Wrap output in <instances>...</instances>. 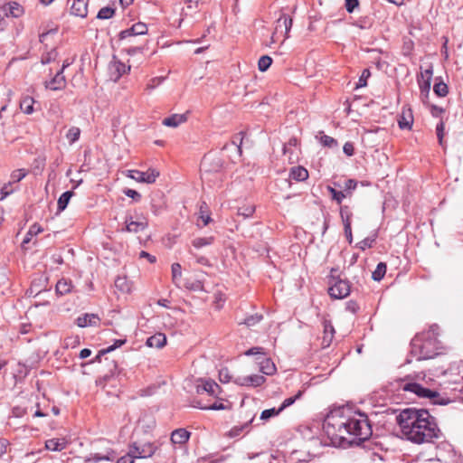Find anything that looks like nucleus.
I'll list each match as a JSON object with an SVG mask.
<instances>
[{
	"mask_svg": "<svg viewBox=\"0 0 463 463\" xmlns=\"http://www.w3.org/2000/svg\"><path fill=\"white\" fill-rule=\"evenodd\" d=\"M146 346L160 349L166 345V336L163 333H156L146 339Z\"/></svg>",
	"mask_w": 463,
	"mask_h": 463,
	"instance_id": "19",
	"label": "nucleus"
},
{
	"mask_svg": "<svg viewBox=\"0 0 463 463\" xmlns=\"http://www.w3.org/2000/svg\"><path fill=\"white\" fill-rule=\"evenodd\" d=\"M272 59L268 55H263L258 61V68L260 71H266L271 65Z\"/></svg>",
	"mask_w": 463,
	"mask_h": 463,
	"instance_id": "38",
	"label": "nucleus"
},
{
	"mask_svg": "<svg viewBox=\"0 0 463 463\" xmlns=\"http://www.w3.org/2000/svg\"><path fill=\"white\" fill-rule=\"evenodd\" d=\"M328 293L331 298L335 299H342L349 296L351 287L349 281L342 279H333L330 282Z\"/></svg>",
	"mask_w": 463,
	"mask_h": 463,
	"instance_id": "6",
	"label": "nucleus"
},
{
	"mask_svg": "<svg viewBox=\"0 0 463 463\" xmlns=\"http://www.w3.org/2000/svg\"><path fill=\"white\" fill-rule=\"evenodd\" d=\"M110 80L117 81L119 78L130 71V66L118 60H113L109 65Z\"/></svg>",
	"mask_w": 463,
	"mask_h": 463,
	"instance_id": "10",
	"label": "nucleus"
},
{
	"mask_svg": "<svg viewBox=\"0 0 463 463\" xmlns=\"http://www.w3.org/2000/svg\"><path fill=\"white\" fill-rule=\"evenodd\" d=\"M247 426H248V423H246L245 425H242V426H235V427H233L229 431V436L232 437V438L239 436L242 432L244 428H246Z\"/></svg>",
	"mask_w": 463,
	"mask_h": 463,
	"instance_id": "54",
	"label": "nucleus"
},
{
	"mask_svg": "<svg viewBox=\"0 0 463 463\" xmlns=\"http://www.w3.org/2000/svg\"><path fill=\"white\" fill-rule=\"evenodd\" d=\"M125 194L128 197L132 198L135 201H138L141 198L140 194L138 192H137L136 190H133V189H127L125 191Z\"/></svg>",
	"mask_w": 463,
	"mask_h": 463,
	"instance_id": "58",
	"label": "nucleus"
},
{
	"mask_svg": "<svg viewBox=\"0 0 463 463\" xmlns=\"http://www.w3.org/2000/svg\"><path fill=\"white\" fill-rule=\"evenodd\" d=\"M386 264L383 262H380L372 274V278L375 281H380L386 273Z\"/></svg>",
	"mask_w": 463,
	"mask_h": 463,
	"instance_id": "34",
	"label": "nucleus"
},
{
	"mask_svg": "<svg viewBox=\"0 0 463 463\" xmlns=\"http://www.w3.org/2000/svg\"><path fill=\"white\" fill-rule=\"evenodd\" d=\"M371 76V72L369 69H364L359 78V80L356 84V89L363 88L367 85V80Z\"/></svg>",
	"mask_w": 463,
	"mask_h": 463,
	"instance_id": "46",
	"label": "nucleus"
},
{
	"mask_svg": "<svg viewBox=\"0 0 463 463\" xmlns=\"http://www.w3.org/2000/svg\"><path fill=\"white\" fill-rule=\"evenodd\" d=\"M444 128L445 126L442 121H440L436 127V133L440 146H443Z\"/></svg>",
	"mask_w": 463,
	"mask_h": 463,
	"instance_id": "52",
	"label": "nucleus"
},
{
	"mask_svg": "<svg viewBox=\"0 0 463 463\" xmlns=\"http://www.w3.org/2000/svg\"><path fill=\"white\" fill-rule=\"evenodd\" d=\"M219 391V385L213 381H204L196 386L197 394L208 393L211 396H215Z\"/></svg>",
	"mask_w": 463,
	"mask_h": 463,
	"instance_id": "16",
	"label": "nucleus"
},
{
	"mask_svg": "<svg viewBox=\"0 0 463 463\" xmlns=\"http://www.w3.org/2000/svg\"><path fill=\"white\" fill-rule=\"evenodd\" d=\"M419 81V86H420V91H421V94H425L426 97L429 95L430 93V81L431 80H418Z\"/></svg>",
	"mask_w": 463,
	"mask_h": 463,
	"instance_id": "49",
	"label": "nucleus"
},
{
	"mask_svg": "<svg viewBox=\"0 0 463 463\" xmlns=\"http://www.w3.org/2000/svg\"><path fill=\"white\" fill-rule=\"evenodd\" d=\"M128 177L139 183L153 184L159 176V171L156 169H148L146 172L138 170H129Z\"/></svg>",
	"mask_w": 463,
	"mask_h": 463,
	"instance_id": "7",
	"label": "nucleus"
},
{
	"mask_svg": "<svg viewBox=\"0 0 463 463\" xmlns=\"http://www.w3.org/2000/svg\"><path fill=\"white\" fill-rule=\"evenodd\" d=\"M80 129L78 127H71L68 130L66 137L69 140L70 144H73L80 138Z\"/></svg>",
	"mask_w": 463,
	"mask_h": 463,
	"instance_id": "35",
	"label": "nucleus"
},
{
	"mask_svg": "<svg viewBox=\"0 0 463 463\" xmlns=\"http://www.w3.org/2000/svg\"><path fill=\"white\" fill-rule=\"evenodd\" d=\"M352 215H353V213H352L349 206H347V205L341 206L340 216H341L344 227L345 225H349V226L352 225V223H351Z\"/></svg>",
	"mask_w": 463,
	"mask_h": 463,
	"instance_id": "32",
	"label": "nucleus"
},
{
	"mask_svg": "<svg viewBox=\"0 0 463 463\" xmlns=\"http://www.w3.org/2000/svg\"><path fill=\"white\" fill-rule=\"evenodd\" d=\"M254 208L252 206H248L246 208H240L238 210L239 215H242L243 217H250L253 214Z\"/></svg>",
	"mask_w": 463,
	"mask_h": 463,
	"instance_id": "56",
	"label": "nucleus"
},
{
	"mask_svg": "<svg viewBox=\"0 0 463 463\" xmlns=\"http://www.w3.org/2000/svg\"><path fill=\"white\" fill-rule=\"evenodd\" d=\"M358 5V0H345V8L348 13H352Z\"/></svg>",
	"mask_w": 463,
	"mask_h": 463,
	"instance_id": "57",
	"label": "nucleus"
},
{
	"mask_svg": "<svg viewBox=\"0 0 463 463\" xmlns=\"http://www.w3.org/2000/svg\"><path fill=\"white\" fill-rule=\"evenodd\" d=\"M433 91L439 97H445L448 94V86L443 81L436 82L433 87Z\"/></svg>",
	"mask_w": 463,
	"mask_h": 463,
	"instance_id": "39",
	"label": "nucleus"
},
{
	"mask_svg": "<svg viewBox=\"0 0 463 463\" xmlns=\"http://www.w3.org/2000/svg\"><path fill=\"white\" fill-rule=\"evenodd\" d=\"M100 318L96 314H84L78 317L76 324L80 327L97 326L99 324Z\"/></svg>",
	"mask_w": 463,
	"mask_h": 463,
	"instance_id": "15",
	"label": "nucleus"
},
{
	"mask_svg": "<svg viewBox=\"0 0 463 463\" xmlns=\"http://www.w3.org/2000/svg\"><path fill=\"white\" fill-rule=\"evenodd\" d=\"M346 309L354 314L359 309V306L355 301L351 300L346 303Z\"/></svg>",
	"mask_w": 463,
	"mask_h": 463,
	"instance_id": "60",
	"label": "nucleus"
},
{
	"mask_svg": "<svg viewBox=\"0 0 463 463\" xmlns=\"http://www.w3.org/2000/svg\"><path fill=\"white\" fill-rule=\"evenodd\" d=\"M74 195L73 191H67L63 193L58 199L57 206L58 211L62 212L66 209L71 198Z\"/></svg>",
	"mask_w": 463,
	"mask_h": 463,
	"instance_id": "30",
	"label": "nucleus"
},
{
	"mask_svg": "<svg viewBox=\"0 0 463 463\" xmlns=\"http://www.w3.org/2000/svg\"><path fill=\"white\" fill-rule=\"evenodd\" d=\"M334 184L337 187H342L341 184H339L338 183L335 182ZM357 186V182L354 179H347L345 182V184L343 186L344 188V192L345 194L347 193H350V195L352 194V191H354Z\"/></svg>",
	"mask_w": 463,
	"mask_h": 463,
	"instance_id": "36",
	"label": "nucleus"
},
{
	"mask_svg": "<svg viewBox=\"0 0 463 463\" xmlns=\"http://www.w3.org/2000/svg\"><path fill=\"white\" fill-rule=\"evenodd\" d=\"M327 190L330 193L332 199L339 204L342 203L344 198L350 196V193L345 194L344 191H337L332 186H327Z\"/></svg>",
	"mask_w": 463,
	"mask_h": 463,
	"instance_id": "33",
	"label": "nucleus"
},
{
	"mask_svg": "<svg viewBox=\"0 0 463 463\" xmlns=\"http://www.w3.org/2000/svg\"><path fill=\"white\" fill-rule=\"evenodd\" d=\"M262 317L260 315H253L250 316L249 317L245 318L243 324L247 326H252L256 324H258L261 320Z\"/></svg>",
	"mask_w": 463,
	"mask_h": 463,
	"instance_id": "51",
	"label": "nucleus"
},
{
	"mask_svg": "<svg viewBox=\"0 0 463 463\" xmlns=\"http://www.w3.org/2000/svg\"><path fill=\"white\" fill-rule=\"evenodd\" d=\"M280 412L281 411H280L279 408H278V409L271 408V409L264 410L260 414V420L266 421L272 417L278 416Z\"/></svg>",
	"mask_w": 463,
	"mask_h": 463,
	"instance_id": "40",
	"label": "nucleus"
},
{
	"mask_svg": "<svg viewBox=\"0 0 463 463\" xmlns=\"http://www.w3.org/2000/svg\"><path fill=\"white\" fill-rule=\"evenodd\" d=\"M323 327H324V332H323L322 344L324 346H329L334 338L335 329H334V326L331 324V322L327 321V320H325L323 322Z\"/></svg>",
	"mask_w": 463,
	"mask_h": 463,
	"instance_id": "21",
	"label": "nucleus"
},
{
	"mask_svg": "<svg viewBox=\"0 0 463 463\" xmlns=\"http://www.w3.org/2000/svg\"><path fill=\"white\" fill-rule=\"evenodd\" d=\"M266 379L262 375L252 374L249 376H239L234 379V383L240 386L258 387L265 383Z\"/></svg>",
	"mask_w": 463,
	"mask_h": 463,
	"instance_id": "11",
	"label": "nucleus"
},
{
	"mask_svg": "<svg viewBox=\"0 0 463 463\" xmlns=\"http://www.w3.org/2000/svg\"><path fill=\"white\" fill-rule=\"evenodd\" d=\"M301 394L302 392L299 391L294 397L285 399L281 405L279 407L280 411H283L287 407L292 405L301 396Z\"/></svg>",
	"mask_w": 463,
	"mask_h": 463,
	"instance_id": "47",
	"label": "nucleus"
},
{
	"mask_svg": "<svg viewBox=\"0 0 463 463\" xmlns=\"http://www.w3.org/2000/svg\"><path fill=\"white\" fill-rule=\"evenodd\" d=\"M114 13H115V10L111 7H109V6L102 7L99 11V13L97 14V18L98 19H109L113 16Z\"/></svg>",
	"mask_w": 463,
	"mask_h": 463,
	"instance_id": "42",
	"label": "nucleus"
},
{
	"mask_svg": "<svg viewBox=\"0 0 463 463\" xmlns=\"http://www.w3.org/2000/svg\"><path fill=\"white\" fill-rule=\"evenodd\" d=\"M238 139H239V143H238L237 140H232L231 142V144L225 145L223 148L224 149H228L231 146H232V147H234L237 150L238 154L241 156V142H242V137H240Z\"/></svg>",
	"mask_w": 463,
	"mask_h": 463,
	"instance_id": "53",
	"label": "nucleus"
},
{
	"mask_svg": "<svg viewBox=\"0 0 463 463\" xmlns=\"http://www.w3.org/2000/svg\"><path fill=\"white\" fill-rule=\"evenodd\" d=\"M67 447L65 439H50L45 441V449L51 451H61Z\"/></svg>",
	"mask_w": 463,
	"mask_h": 463,
	"instance_id": "23",
	"label": "nucleus"
},
{
	"mask_svg": "<svg viewBox=\"0 0 463 463\" xmlns=\"http://www.w3.org/2000/svg\"><path fill=\"white\" fill-rule=\"evenodd\" d=\"M192 406L194 408H198L201 410H213V411H220L224 410L225 406L221 402H215L212 404H203L200 401L194 400Z\"/></svg>",
	"mask_w": 463,
	"mask_h": 463,
	"instance_id": "25",
	"label": "nucleus"
},
{
	"mask_svg": "<svg viewBox=\"0 0 463 463\" xmlns=\"http://www.w3.org/2000/svg\"><path fill=\"white\" fill-rule=\"evenodd\" d=\"M9 14L14 16V17H19L22 14H23V8L22 6L15 3V2H12V3H9Z\"/></svg>",
	"mask_w": 463,
	"mask_h": 463,
	"instance_id": "43",
	"label": "nucleus"
},
{
	"mask_svg": "<svg viewBox=\"0 0 463 463\" xmlns=\"http://www.w3.org/2000/svg\"><path fill=\"white\" fill-rule=\"evenodd\" d=\"M413 124V114L411 108L403 107L398 116V126L401 129H411Z\"/></svg>",
	"mask_w": 463,
	"mask_h": 463,
	"instance_id": "14",
	"label": "nucleus"
},
{
	"mask_svg": "<svg viewBox=\"0 0 463 463\" xmlns=\"http://www.w3.org/2000/svg\"><path fill=\"white\" fill-rule=\"evenodd\" d=\"M190 438V432L184 429H177L172 432L171 441L174 444H184Z\"/></svg>",
	"mask_w": 463,
	"mask_h": 463,
	"instance_id": "22",
	"label": "nucleus"
},
{
	"mask_svg": "<svg viewBox=\"0 0 463 463\" xmlns=\"http://www.w3.org/2000/svg\"><path fill=\"white\" fill-rule=\"evenodd\" d=\"M69 62L63 63L61 69L55 74V76L49 81L46 82V88L52 90H62L66 86V80L63 75L64 69L69 66Z\"/></svg>",
	"mask_w": 463,
	"mask_h": 463,
	"instance_id": "12",
	"label": "nucleus"
},
{
	"mask_svg": "<svg viewBox=\"0 0 463 463\" xmlns=\"http://www.w3.org/2000/svg\"><path fill=\"white\" fill-rule=\"evenodd\" d=\"M260 370L262 373L266 375H272L276 373V366L274 363L269 358H264L260 361Z\"/></svg>",
	"mask_w": 463,
	"mask_h": 463,
	"instance_id": "24",
	"label": "nucleus"
},
{
	"mask_svg": "<svg viewBox=\"0 0 463 463\" xmlns=\"http://www.w3.org/2000/svg\"><path fill=\"white\" fill-rule=\"evenodd\" d=\"M165 78L164 77H155L148 80L146 86V90L152 91L155 90L157 86H159L163 81Z\"/></svg>",
	"mask_w": 463,
	"mask_h": 463,
	"instance_id": "44",
	"label": "nucleus"
},
{
	"mask_svg": "<svg viewBox=\"0 0 463 463\" xmlns=\"http://www.w3.org/2000/svg\"><path fill=\"white\" fill-rule=\"evenodd\" d=\"M189 253L196 259V262L198 264H201L203 266H210V261L206 257L198 256V255L194 254L192 250H189Z\"/></svg>",
	"mask_w": 463,
	"mask_h": 463,
	"instance_id": "55",
	"label": "nucleus"
},
{
	"mask_svg": "<svg viewBox=\"0 0 463 463\" xmlns=\"http://www.w3.org/2000/svg\"><path fill=\"white\" fill-rule=\"evenodd\" d=\"M401 388L404 392L415 393L420 398H426L432 401L435 404H446L447 402L441 398L438 392L425 388L417 383L405 382L402 383Z\"/></svg>",
	"mask_w": 463,
	"mask_h": 463,
	"instance_id": "3",
	"label": "nucleus"
},
{
	"mask_svg": "<svg viewBox=\"0 0 463 463\" xmlns=\"http://www.w3.org/2000/svg\"><path fill=\"white\" fill-rule=\"evenodd\" d=\"M28 175V171L21 168L14 170L10 175V180L5 183L0 190V201L5 200L7 196L19 189L18 183Z\"/></svg>",
	"mask_w": 463,
	"mask_h": 463,
	"instance_id": "4",
	"label": "nucleus"
},
{
	"mask_svg": "<svg viewBox=\"0 0 463 463\" xmlns=\"http://www.w3.org/2000/svg\"><path fill=\"white\" fill-rule=\"evenodd\" d=\"M126 340H117L115 345L109 346L106 349H102L99 352V354L96 356V360L99 361L101 355L108 354L113 350H115L117 347L121 346L123 344H125Z\"/></svg>",
	"mask_w": 463,
	"mask_h": 463,
	"instance_id": "45",
	"label": "nucleus"
},
{
	"mask_svg": "<svg viewBox=\"0 0 463 463\" xmlns=\"http://www.w3.org/2000/svg\"><path fill=\"white\" fill-rule=\"evenodd\" d=\"M125 223L126 227L122 231L133 233H137L139 232L144 231L145 229H146L148 225L146 218H139L134 221L132 217H127Z\"/></svg>",
	"mask_w": 463,
	"mask_h": 463,
	"instance_id": "13",
	"label": "nucleus"
},
{
	"mask_svg": "<svg viewBox=\"0 0 463 463\" xmlns=\"http://www.w3.org/2000/svg\"><path fill=\"white\" fill-rule=\"evenodd\" d=\"M343 150L345 155L351 156L354 155V148L352 143L347 142L344 145Z\"/></svg>",
	"mask_w": 463,
	"mask_h": 463,
	"instance_id": "61",
	"label": "nucleus"
},
{
	"mask_svg": "<svg viewBox=\"0 0 463 463\" xmlns=\"http://www.w3.org/2000/svg\"><path fill=\"white\" fill-rule=\"evenodd\" d=\"M34 99L32 97H24L20 101V109L25 114H32L33 112Z\"/></svg>",
	"mask_w": 463,
	"mask_h": 463,
	"instance_id": "29",
	"label": "nucleus"
},
{
	"mask_svg": "<svg viewBox=\"0 0 463 463\" xmlns=\"http://www.w3.org/2000/svg\"><path fill=\"white\" fill-rule=\"evenodd\" d=\"M432 73H433L432 68L426 69L424 71L420 72V78H421L420 80H431Z\"/></svg>",
	"mask_w": 463,
	"mask_h": 463,
	"instance_id": "62",
	"label": "nucleus"
},
{
	"mask_svg": "<svg viewBox=\"0 0 463 463\" xmlns=\"http://www.w3.org/2000/svg\"><path fill=\"white\" fill-rule=\"evenodd\" d=\"M219 377L222 383H228L231 380V376L227 369H222L219 373Z\"/></svg>",
	"mask_w": 463,
	"mask_h": 463,
	"instance_id": "59",
	"label": "nucleus"
},
{
	"mask_svg": "<svg viewBox=\"0 0 463 463\" xmlns=\"http://www.w3.org/2000/svg\"><path fill=\"white\" fill-rule=\"evenodd\" d=\"M200 219L203 221V226H206L212 221L205 203H203L200 206Z\"/></svg>",
	"mask_w": 463,
	"mask_h": 463,
	"instance_id": "41",
	"label": "nucleus"
},
{
	"mask_svg": "<svg viewBox=\"0 0 463 463\" xmlns=\"http://www.w3.org/2000/svg\"><path fill=\"white\" fill-rule=\"evenodd\" d=\"M396 420L402 436L412 443H430L439 438L440 430L427 410L406 408L397 415Z\"/></svg>",
	"mask_w": 463,
	"mask_h": 463,
	"instance_id": "2",
	"label": "nucleus"
},
{
	"mask_svg": "<svg viewBox=\"0 0 463 463\" xmlns=\"http://www.w3.org/2000/svg\"><path fill=\"white\" fill-rule=\"evenodd\" d=\"M320 142L323 144V146H328V147H333V146H336V144H337V142L335 138H333L332 137H329L327 135L321 136Z\"/></svg>",
	"mask_w": 463,
	"mask_h": 463,
	"instance_id": "50",
	"label": "nucleus"
},
{
	"mask_svg": "<svg viewBox=\"0 0 463 463\" xmlns=\"http://www.w3.org/2000/svg\"><path fill=\"white\" fill-rule=\"evenodd\" d=\"M214 237L213 236H208V237H197L194 238L192 241V245L195 249H201L203 247H206L209 245H212L214 242Z\"/></svg>",
	"mask_w": 463,
	"mask_h": 463,
	"instance_id": "28",
	"label": "nucleus"
},
{
	"mask_svg": "<svg viewBox=\"0 0 463 463\" xmlns=\"http://www.w3.org/2000/svg\"><path fill=\"white\" fill-rule=\"evenodd\" d=\"M173 281H176L182 277V267L179 263H174L171 267Z\"/></svg>",
	"mask_w": 463,
	"mask_h": 463,
	"instance_id": "48",
	"label": "nucleus"
},
{
	"mask_svg": "<svg viewBox=\"0 0 463 463\" xmlns=\"http://www.w3.org/2000/svg\"><path fill=\"white\" fill-rule=\"evenodd\" d=\"M9 442L5 439H0V457H2L7 449Z\"/></svg>",
	"mask_w": 463,
	"mask_h": 463,
	"instance_id": "63",
	"label": "nucleus"
},
{
	"mask_svg": "<svg viewBox=\"0 0 463 463\" xmlns=\"http://www.w3.org/2000/svg\"><path fill=\"white\" fill-rule=\"evenodd\" d=\"M115 287L122 293H129L131 291V283L126 277L118 276L115 279Z\"/></svg>",
	"mask_w": 463,
	"mask_h": 463,
	"instance_id": "27",
	"label": "nucleus"
},
{
	"mask_svg": "<svg viewBox=\"0 0 463 463\" xmlns=\"http://www.w3.org/2000/svg\"><path fill=\"white\" fill-rule=\"evenodd\" d=\"M323 428L335 447L359 445L372 435L367 416L349 411H332L326 416Z\"/></svg>",
	"mask_w": 463,
	"mask_h": 463,
	"instance_id": "1",
	"label": "nucleus"
},
{
	"mask_svg": "<svg viewBox=\"0 0 463 463\" xmlns=\"http://www.w3.org/2000/svg\"><path fill=\"white\" fill-rule=\"evenodd\" d=\"M71 283L66 279H61L56 284V292L60 295H65L71 291Z\"/></svg>",
	"mask_w": 463,
	"mask_h": 463,
	"instance_id": "31",
	"label": "nucleus"
},
{
	"mask_svg": "<svg viewBox=\"0 0 463 463\" xmlns=\"http://www.w3.org/2000/svg\"><path fill=\"white\" fill-rule=\"evenodd\" d=\"M116 457L115 452L111 449H108L104 453H90L84 461L88 462H99L101 460L112 461Z\"/></svg>",
	"mask_w": 463,
	"mask_h": 463,
	"instance_id": "17",
	"label": "nucleus"
},
{
	"mask_svg": "<svg viewBox=\"0 0 463 463\" xmlns=\"http://www.w3.org/2000/svg\"><path fill=\"white\" fill-rule=\"evenodd\" d=\"M292 18L285 14H282L277 20L275 32L272 35L273 42L275 41V36L279 33L284 34V41L288 39L289 37V31L292 27Z\"/></svg>",
	"mask_w": 463,
	"mask_h": 463,
	"instance_id": "8",
	"label": "nucleus"
},
{
	"mask_svg": "<svg viewBox=\"0 0 463 463\" xmlns=\"http://www.w3.org/2000/svg\"><path fill=\"white\" fill-rule=\"evenodd\" d=\"M156 449V446L151 442L143 444L134 442L129 447L128 457L134 459L150 458L155 454Z\"/></svg>",
	"mask_w": 463,
	"mask_h": 463,
	"instance_id": "5",
	"label": "nucleus"
},
{
	"mask_svg": "<svg viewBox=\"0 0 463 463\" xmlns=\"http://www.w3.org/2000/svg\"><path fill=\"white\" fill-rule=\"evenodd\" d=\"M116 463H134V458L128 457V453L126 456L119 458Z\"/></svg>",
	"mask_w": 463,
	"mask_h": 463,
	"instance_id": "64",
	"label": "nucleus"
},
{
	"mask_svg": "<svg viewBox=\"0 0 463 463\" xmlns=\"http://www.w3.org/2000/svg\"><path fill=\"white\" fill-rule=\"evenodd\" d=\"M147 33V26L143 23H137L131 28L124 30L119 33V39L124 41L128 40L132 43V39L137 35H143Z\"/></svg>",
	"mask_w": 463,
	"mask_h": 463,
	"instance_id": "9",
	"label": "nucleus"
},
{
	"mask_svg": "<svg viewBox=\"0 0 463 463\" xmlns=\"http://www.w3.org/2000/svg\"><path fill=\"white\" fill-rule=\"evenodd\" d=\"M71 14L81 18L86 17L88 14L86 0H73L71 6Z\"/></svg>",
	"mask_w": 463,
	"mask_h": 463,
	"instance_id": "18",
	"label": "nucleus"
},
{
	"mask_svg": "<svg viewBox=\"0 0 463 463\" xmlns=\"http://www.w3.org/2000/svg\"><path fill=\"white\" fill-rule=\"evenodd\" d=\"M290 177L296 181H304L308 177V172L302 166H296L291 168Z\"/></svg>",
	"mask_w": 463,
	"mask_h": 463,
	"instance_id": "26",
	"label": "nucleus"
},
{
	"mask_svg": "<svg viewBox=\"0 0 463 463\" xmlns=\"http://www.w3.org/2000/svg\"><path fill=\"white\" fill-rule=\"evenodd\" d=\"M186 114H173L163 119L162 124L169 128H177L181 124L186 122Z\"/></svg>",
	"mask_w": 463,
	"mask_h": 463,
	"instance_id": "20",
	"label": "nucleus"
},
{
	"mask_svg": "<svg viewBox=\"0 0 463 463\" xmlns=\"http://www.w3.org/2000/svg\"><path fill=\"white\" fill-rule=\"evenodd\" d=\"M42 231L43 229L41 228V226L38 225L37 223H34L30 227L28 232L25 235V238L24 239L23 243H28L33 236L37 235L38 233L42 232Z\"/></svg>",
	"mask_w": 463,
	"mask_h": 463,
	"instance_id": "37",
	"label": "nucleus"
}]
</instances>
